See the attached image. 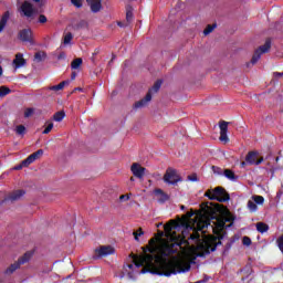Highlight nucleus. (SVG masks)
Instances as JSON below:
<instances>
[{
    "instance_id": "obj_1",
    "label": "nucleus",
    "mask_w": 283,
    "mask_h": 283,
    "mask_svg": "<svg viewBox=\"0 0 283 283\" xmlns=\"http://www.w3.org/2000/svg\"><path fill=\"white\" fill-rule=\"evenodd\" d=\"M201 211L208 220H197L191 223L185 218L179 220V222L171 220L164 227L166 233H171L178 227H182L184 231H192L189 240L196 242L197 251H199L198 258H205V255L216 251L218 245L222 244L220 240H224L227 222H230L228 227H232L235 221V216L229 211L223 217H220V213H222V206L220 203H201Z\"/></svg>"
},
{
    "instance_id": "obj_2",
    "label": "nucleus",
    "mask_w": 283,
    "mask_h": 283,
    "mask_svg": "<svg viewBox=\"0 0 283 283\" xmlns=\"http://www.w3.org/2000/svg\"><path fill=\"white\" fill-rule=\"evenodd\" d=\"M149 244L150 247L144 249V254L135 255L133 258L137 269L146 266L150 273H154L155 275H164L165 277H171V275L178 273H187V271L191 270V265L180 259H165L176 253L174 244H164L159 250V253L154 239H150Z\"/></svg>"
},
{
    "instance_id": "obj_3",
    "label": "nucleus",
    "mask_w": 283,
    "mask_h": 283,
    "mask_svg": "<svg viewBox=\"0 0 283 283\" xmlns=\"http://www.w3.org/2000/svg\"><path fill=\"white\" fill-rule=\"evenodd\" d=\"M205 197L209 200H217V202H229L231 200V195L227 192V189L220 186L214 189H208L205 192Z\"/></svg>"
},
{
    "instance_id": "obj_4",
    "label": "nucleus",
    "mask_w": 283,
    "mask_h": 283,
    "mask_svg": "<svg viewBox=\"0 0 283 283\" xmlns=\"http://www.w3.org/2000/svg\"><path fill=\"white\" fill-rule=\"evenodd\" d=\"M40 10L41 8H39L38 4L34 7L30 1H24L18 7L20 17H24V19H34V17L41 12Z\"/></svg>"
},
{
    "instance_id": "obj_5",
    "label": "nucleus",
    "mask_w": 283,
    "mask_h": 283,
    "mask_svg": "<svg viewBox=\"0 0 283 283\" xmlns=\"http://www.w3.org/2000/svg\"><path fill=\"white\" fill-rule=\"evenodd\" d=\"M33 253L32 252H25L22 256L18 259L13 264H11L7 270L4 271L6 275H12L14 271H18V269H21L22 264H28L30 260L32 259Z\"/></svg>"
},
{
    "instance_id": "obj_6",
    "label": "nucleus",
    "mask_w": 283,
    "mask_h": 283,
    "mask_svg": "<svg viewBox=\"0 0 283 283\" xmlns=\"http://www.w3.org/2000/svg\"><path fill=\"white\" fill-rule=\"evenodd\" d=\"M269 50H271V40H266L264 45L259 46L254 51L251 61L247 63V67H251V65H255V63H258V61H260V59L262 57V54H266Z\"/></svg>"
},
{
    "instance_id": "obj_7",
    "label": "nucleus",
    "mask_w": 283,
    "mask_h": 283,
    "mask_svg": "<svg viewBox=\"0 0 283 283\" xmlns=\"http://www.w3.org/2000/svg\"><path fill=\"white\" fill-rule=\"evenodd\" d=\"M164 182L166 185H178V182H182V177H180L178 170L168 168L164 175Z\"/></svg>"
},
{
    "instance_id": "obj_8",
    "label": "nucleus",
    "mask_w": 283,
    "mask_h": 283,
    "mask_svg": "<svg viewBox=\"0 0 283 283\" xmlns=\"http://www.w3.org/2000/svg\"><path fill=\"white\" fill-rule=\"evenodd\" d=\"M18 38L22 43H30V45H34V38L32 35V29H22L18 33Z\"/></svg>"
},
{
    "instance_id": "obj_9",
    "label": "nucleus",
    "mask_w": 283,
    "mask_h": 283,
    "mask_svg": "<svg viewBox=\"0 0 283 283\" xmlns=\"http://www.w3.org/2000/svg\"><path fill=\"white\" fill-rule=\"evenodd\" d=\"M130 171L135 178H139V180H143L145 178V171H147V168L140 166L138 163H134L130 166Z\"/></svg>"
},
{
    "instance_id": "obj_10",
    "label": "nucleus",
    "mask_w": 283,
    "mask_h": 283,
    "mask_svg": "<svg viewBox=\"0 0 283 283\" xmlns=\"http://www.w3.org/2000/svg\"><path fill=\"white\" fill-rule=\"evenodd\" d=\"M114 248L112 245H102L95 250L97 258H107V255H114Z\"/></svg>"
},
{
    "instance_id": "obj_11",
    "label": "nucleus",
    "mask_w": 283,
    "mask_h": 283,
    "mask_svg": "<svg viewBox=\"0 0 283 283\" xmlns=\"http://www.w3.org/2000/svg\"><path fill=\"white\" fill-rule=\"evenodd\" d=\"M24 195L25 190L23 189L13 190L4 198V202H17V200H21V198H23Z\"/></svg>"
},
{
    "instance_id": "obj_12",
    "label": "nucleus",
    "mask_w": 283,
    "mask_h": 283,
    "mask_svg": "<svg viewBox=\"0 0 283 283\" xmlns=\"http://www.w3.org/2000/svg\"><path fill=\"white\" fill-rule=\"evenodd\" d=\"M219 128H220L219 139L221 140V143H229V136L227 135V132H229V123L226 120L220 122Z\"/></svg>"
},
{
    "instance_id": "obj_13",
    "label": "nucleus",
    "mask_w": 283,
    "mask_h": 283,
    "mask_svg": "<svg viewBox=\"0 0 283 283\" xmlns=\"http://www.w3.org/2000/svg\"><path fill=\"white\" fill-rule=\"evenodd\" d=\"M151 103V91H148L146 96L134 104V109H142V107H147Z\"/></svg>"
},
{
    "instance_id": "obj_14",
    "label": "nucleus",
    "mask_w": 283,
    "mask_h": 283,
    "mask_svg": "<svg viewBox=\"0 0 283 283\" xmlns=\"http://www.w3.org/2000/svg\"><path fill=\"white\" fill-rule=\"evenodd\" d=\"M43 156V149H39L35 153L31 154L23 160V165H32L35 160H39Z\"/></svg>"
},
{
    "instance_id": "obj_15",
    "label": "nucleus",
    "mask_w": 283,
    "mask_h": 283,
    "mask_svg": "<svg viewBox=\"0 0 283 283\" xmlns=\"http://www.w3.org/2000/svg\"><path fill=\"white\" fill-rule=\"evenodd\" d=\"M103 0H86V3L90 6L91 11L96 14V12H101L103 9Z\"/></svg>"
},
{
    "instance_id": "obj_16",
    "label": "nucleus",
    "mask_w": 283,
    "mask_h": 283,
    "mask_svg": "<svg viewBox=\"0 0 283 283\" xmlns=\"http://www.w3.org/2000/svg\"><path fill=\"white\" fill-rule=\"evenodd\" d=\"M155 196L158 197V202L160 205H165V202H167V200H169V195L164 192V190L160 188L155 189Z\"/></svg>"
},
{
    "instance_id": "obj_17",
    "label": "nucleus",
    "mask_w": 283,
    "mask_h": 283,
    "mask_svg": "<svg viewBox=\"0 0 283 283\" xmlns=\"http://www.w3.org/2000/svg\"><path fill=\"white\" fill-rule=\"evenodd\" d=\"M25 60L23 59V53L15 54L13 60L14 70H19V67H23L25 65Z\"/></svg>"
},
{
    "instance_id": "obj_18",
    "label": "nucleus",
    "mask_w": 283,
    "mask_h": 283,
    "mask_svg": "<svg viewBox=\"0 0 283 283\" xmlns=\"http://www.w3.org/2000/svg\"><path fill=\"white\" fill-rule=\"evenodd\" d=\"M8 21H10V11H6L0 19V34L3 32V30H6Z\"/></svg>"
},
{
    "instance_id": "obj_19",
    "label": "nucleus",
    "mask_w": 283,
    "mask_h": 283,
    "mask_svg": "<svg viewBox=\"0 0 283 283\" xmlns=\"http://www.w3.org/2000/svg\"><path fill=\"white\" fill-rule=\"evenodd\" d=\"M71 81L70 80H66V81H62L60 84L57 85H53V86H50L49 90L51 92H61V90H64V87L66 85H70Z\"/></svg>"
},
{
    "instance_id": "obj_20",
    "label": "nucleus",
    "mask_w": 283,
    "mask_h": 283,
    "mask_svg": "<svg viewBox=\"0 0 283 283\" xmlns=\"http://www.w3.org/2000/svg\"><path fill=\"white\" fill-rule=\"evenodd\" d=\"M256 161H258V153L256 151L248 153L245 157V163H248V165H255Z\"/></svg>"
},
{
    "instance_id": "obj_21",
    "label": "nucleus",
    "mask_w": 283,
    "mask_h": 283,
    "mask_svg": "<svg viewBox=\"0 0 283 283\" xmlns=\"http://www.w3.org/2000/svg\"><path fill=\"white\" fill-rule=\"evenodd\" d=\"M223 175L226 176V178H228V180H231L232 182H235L238 180V176L231 169H226L223 171Z\"/></svg>"
},
{
    "instance_id": "obj_22",
    "label": "nucleus",
    "mask_w": 283,
    "mask_h": 283,
    "mask_svg": "<svg viewBox=\"0 0 283 283\" xmlns=\"http://www.w3.org/2000/svg\"><path fill=\"white\" fill-rule=\"evenodd\" d=\"M48 59V54L43 51H39L34 54V61L41 63V61H45Z\"/></svg>"
},
{
    "instance_id": "obj_23",
    "label": "nucleus",
    "mask_w": 283,
    "mask_h": 283,
    "mask_svg": "<svg viewBox=\"0 0 283 283\" xmlns=\"http://www.w3.org/2000/svg\"><path fill=\"white\" fill-rule=\"evenodd\" d=\"M161 86H163V80H157L155 82V84L153 85V87L149 88L148 92H150V95H151L153 92L156 94V93H158L160 91Z\"/></svg>"
},
{
    "instance_id": "obj_24",
    "label": "nucleus",
    "mask_w": 283,
    "mask_h": 283,
    "mask_svg": "<svg viewBox=\"0 0 283 283\" xmlns=\"http://www.w3.org/2000/svg\"><path fill=\"white\" fill-rule=\"evenodd\" d=\"M83 65V59L77 57L71 62V69L72 70H78Z\"/></svg>"
},
{
    "instance_id": "obj_25",
    "label": "nucleus",
    "mask_w": 283,
    "mask_h": 283,
    "mask_svg": "<svg viewBox=\"0 0 283 283\" xmlns=\"http://www.w3.org/2000/svg\"><path fill=\"white\" fill-rule=\"evenodd\" d=\"M63 118H65V111H59L53 115V120H55V123H61Z\"/></svg>"
},
{
    "instance_id": "obj_26",
    "label": "nucleus",
    "mask_w": 283,
    "mask_h": 283,
    "mask_svg": "<svg viewBox=\"0 0 283 283\" xmlns=\"http://www.w3.org/2000/svg\"><path fill=\"white\" fill-rule=\"evenodd\" d=\"M256 231H259V233H266V231H269V224L264 222L256 223Z\"/></svg>"
},
{
    "instance_id": "obj_27",
    "label": "nucleus",
    "mask_w": 283,
    "mask_h": 283,
    "mask_svg": "<svg viewBox=\"0 0 283 283\" xmlns=\"http://www.w3.org/2000/svg\"><path fill=\"white\" fill-rule=\"evenodd\" d=\"M85 28H87V21L85 20H81L73 27L74 30H85Z\"/></svg>"
},
{
    "instance_id": "obj_28",
    "label": "nucleus",
    "mask_w": 283,
    "mask_h": 283,
    "mask_svg": "<svg viewBox=\"0 0 283 283\" xmlns=\"http://www.w3.org/2000/svg\"><path fill=\"white\" fill-rule=\"evenodd\" d=\"M248 209H249V211H251V213H255V211H258V203L253 200H249Z\"/></svg>"
},
{
    "instance_id": "obj_29",
    "label": "nucleus",
    "mask_w": 283,
    "mask_h": 283,
    "mask_svg": "<svg viewBox=\"0 0 283 283\" xmlns=\"http://www.w3.org/2000/svg\"><path fill=\"white\" fill-rule=\"evenodd\" d=\"M214 28H218V24H216V23H213V24H208V25L206 27V29L203 30L205 36L211 34V32H213V29H214Z\"/></svg>"
},
{
    "instance_id": "obj_30",
    "label": "nucleus",
    "mask_w": 283,
    "mask_h": 283,
    "mask_svg": "<svg viewBox=\"0 0 283 283\" xmlns=\"http://www.w3.org/2000/svg\"><path fill=\"white\" fill-rule=\"evenodd\" d=\"M12 90H10V87L0 86V98H3V96H8V94H10Z\"/></svg>"
},
{
    "instance_id": "obj_31",
    "label": "nucleus",
    "mask_w": 283,
    "mask_h": 283,
    "mask_svg": "<svg viewBox=\"0 0 283 283\" xmlns=\"http://www.w3.org/2000/svg\"><path fill=\"white\" fill-rule=\"evenodd\" d=\"M27 128L23 125H18L15 127V134L18 136H25Z\"/></svg>"
},
{
    "instance_id": "obj_32",
    "label": "nucleus",
    "mask_w": 283,
    "mask_h": 283,
    "mask_svg": "<svg viewBox=\"0 0 283 283\" xmlns=\"http://www.w3.org/2000/svg\"><path fill=\"white\" fill-rule=\"evenodd\" d=\"M126 21L127 23H132V21H134V12L132 11V8H128L126 10Z\"/></svg>"
},
{
    "instance_id": "obj_33",
    "label": "nucleus",
    "mask_w": 283,
    "mask_h": 283,
    "mask_svg": "<svg viewBox=\"0 0 283 283\" xmlns=\"http://www.w3.org/2000/svg\"><path fill=\"white\" fill-rule=\"evenodd\" d=\"M252 200L256 203V205H264V198L260 195H253L252 196Z\"/></svg>"
},
{
    "instance_id": "obj_34",
    "label": "nucleus",
    "mask_w": 283,
    "mask_h": 283,
    "mask_svg": "<svg viewBox=\"0 0 283 283\" xmlns=\"http://www.w3.org/2000/svg\"><path fill=\"white\" fill-rule=\"evenodd\" d=\"M72 39H74V35L71 32L66 33L64 35V41H63L64 45H70V43H72Z\"/></svg>"
},
{
    "instance_id": "obj_35",
    "label": "nucleus",
    "mask_w": 283,
    "mask_h": 283,
    "mask_svg": "<svg viewBox=\"0 0 283 283\" xmlns=\"http://www.w3.org/2000/svg\"><path fill=\"white\" fill-rule=\"evenodd\" d=\"M134 239L136 240V242H139L140 235H145V232L143 231V228H138L137 231L133 232Z\"/></svg>"
},
{
    "instance_id": "obj_36",
    "label": "nucleus",
    "mask_w": 283,
    "mask_h": 283,
    "mask_svg": "<svg viewBox=\"0 0 283 283\" xmlns=\"http://www.w3.org/2000/svg\"><path fill=\"white\" fill-rule=\"evenodd\" d=\"M53 128H54V124L49 123V125L45 127V129L42 132V134H50Z\"/></svg>"
},
{
    "instance_id": "obj_37",
    "label": "nucleus",
    "mask_w": 283,
    "mask_h": 283,
    "mask_svg": "<svg viewBox=\"0 0 283 283\" xmlns=\"http://www.w3.org/2000/svg\"><path fill=\"white\" fill-rule=\"evenodd\" d=\"M23 167H29V165L23 164V160H22L21 164L13 167V171H21Z\"/></svg>"
},
{
    "instance_id": "obj_38",
    "label": "nucleus",
    "mask_w": 283,
    "mask_h": 283,
    "mask_svg": "<svg viewBox=\"0 0 283 283\" xmlns=\"http://www.w3.org/2000/svg\"><path fill=\"white\" fill-rule=\"evenodd\" d=\"M71 3L75 6V8H83V0H71Z\"/></svg>"
},
{
    "instance_id": "obj_39",
    "label": "nucleus",
    "mask_w": 283,
    "mask_h": 283,
    "mask_svg": "<svg viewBox=\"0 0 283 283\" xmlns=\"http://www.w3.org/2000/svg\"><path fill=\"white\" fill-rule=\"evenodd\" d=\"M32 114H34V108H27L24 111V118H30V116H32Z\"/></svg>"
},
{
    "instance_id": "obj_40",
    "label": "nucleus",
    "mask_w": 283,
    "mask_h": 283,
    "mask_svg": "<svg viewBox=\"0 0 283 283\" xmlns=\"http://www.w3.org/2000/svg\"><path fill=\"white\" fill-rule=\"evenodd\" d=\"M33 3L38 6V8H43L45 6V0H31Z\"/></svg>"
},
{
    "instance_id": "obj_41",
    "label": "nucleus",
    "mask_w": 283,
    "mask_h": 283,
    "mask_svg": "<svg viewBox=\"0 0 283 283\" xmlns=\"http://www.w3.org/2000/svg\"><path fill=\"white\" fill-rule=\"evenodd\" d=\"M242 243L244 244V247H251V238L243 237Z\"/></svg>"
},
{
    "instance_id": "obj_42",
    "label": "nucleus",
    "mask_w": 283,
    "mask_h": 283,
    "mask_svg": "<svg viewBox=\"0 0 283 283\" xmlns=\"http://www.w3.org/2000/svg\"><path fill=\"white\" fill-rule=\"evenodd\" d=\"M38 21L39 23H48V17H45V14H40Z\"/></svg>"
},
{
    "instance_id": "obj_43",
    "label": "nucleus",
    "mask_w": 283,
    "mask_h": 283,
    "mask_svg": "<svg viewBox=\"0 0 283 283\" xmlns=\"http://www.w3.org/2000/svg\"><path fill=\"white\" fill-rule=\"evenodd\" d=\"M188 180H190V182H198V175L196 174L189 175Z\"/></svg>"
},
{
    "instance_id": "obj_44",
    "label": "nucleus",
    "mask_w": 283,
    "mask_h": 283,
    "mask_svg": "<svg viewBox=\"0 0 283 283\" xmlns=\"http://www.w3.org/2000/svg\"><path fill=\"white\" fill-rule=\"evenodd\" d=\"M117 25L119 27V28H127V25H129L128 24V22L126 21V22H117Z\"/></svg>"
},
{
    "instance_id": "obj_45",
    "label": "nucleus",
    "mask_w": 283,
    "mask_h": 283,
    "mask_svg": "<svg viewBox=\"0 0 283 283\" xmlns=\"http://www.w3.org/2000/svg\"><path fill=\"white\" fill-rule=\"evenodd\" d=\"M262 163H264V157H260L259 159H256L254 165H262Z\"/></svg>"
},
{
    "instance_id": "obj_46",
    "label": "nucleus",
    "mask_w": 283,
    "mask_h": 283,
    "mask_svg": "<svg viewBox=\"0 0 283 283\" xmlns=\"http://www.w3.org/2000/svg\"><path fill=\"white\" fill-rule=\"evenodd\" d=\"M119 200L123 201V200H129V195H122L119 197Z\"/></svg>"
},
{
    "instance_id": "obj_47",
    "label": "nucleus",
    "mask_w": 283,
    "mask_h": 283,
    "mask_svg": "<svg viewBox=\"0 0 283 283\" xmlns=\"http://www.w3.org/2000/svg\"><path fill=\"white\" fill-rule=\"evenodd\" d=\"M283 77V72L282 73H274V78H282Z\"/></svg>"
},
{
    "instance_id": "obj_48",
    "label": "nucleus",
    "mask_w": 283,
    "mask_h": 283,
    "mask_svg": "<svg viewBox=\"0 0 283 283\" xmlns=\"http://www.w3.org/2000/svg\"><path fill=\"white\" fill-rule=\"evenodd\" d=\"M116 59V54H112V59H111V61L108 62V65H112V63H114V60Z\"/></svg>"
},
{
    "instance_id": "obj_49",
    "label": "nucleus",
    "mask_w": 283,
    "mask_h": 283,
    "mask_svg": "<svg viewBox=\"0 0 283 283\" xmlns=\"http://www.w3.org/2000/svg\"><path fill=\"white\" fill-rule=\"evenodd\" d=\"M74 78H76V72H73V73L71 74V81H74Z\"/></svg>"
},
{
    "instance_id": "obj_50",
    "label": "nucleus",
    "mask_w": 283,
    "mask_h": 283,
    "mask_svg": "<svg viewBox=\"0 0 283 283\" xmlns=\"http://www.w3.org/2000/svg\"><path fill=\"white\" fill-rule=\"evenodd\" d=\"M74 91L75 92H83V88L82 87H75Z\"/></svg>"
},
{
    "instance_id": "obj_51",
    "label": "nucleus",
    "mask_w": 283,
    "mask_h": 283,
    "mask_svg": "<svg viewBox=\"0 0 283 283\" xmlns=\"http://www.w3.org/2000/svg\"><path fill=\"white\" fill-rule=\"evenodd\" d=\"M187 218H191L193 216V212H187Z\"/></svg>"
},
{
    "instance_id": "obj_52",
    "label": "nucleus",
    "mask_w": 283,
    "mask_h": 283,
    "mask_svg": "<svg viewBox=\"0 0 283 283\" xmlns=\"http://www.w3.org/2000/svg\"><path fill=\"white\" fill-rule=\"evenodd\" d=\"M118 94V91H113L112 96H116Z\"/></svg>"
},
{
    "instance_id": "obj_53",
    "label": "nucleus",
    "mask_w": 283,
    "mask_h": 283,
    "mask_svg": "<svg viewBox=\"0 0 283 283\" xmlns=\"http://www.w3.org/2000/svg\"><path fill=\"white\" fill-rule=\"evenodd\" d=\"M247 165V161L241 163V167H244Z\"/></svg>"
},
{
    "instance_id": "obj_54",
    "label": "nucleus",
    "mask_w": 283,
    "mask_h": 283,
    "mask_svg": "<svg viewBox=\"0 0 283 283\" xmlns=\"http://www.w3.org/2000/svg\"><path fill=\"white\" fill-rule=\"evenodd\" d=\"M129 63V61H125L124 62V65H125V67H127V64Z\"/></svg>"
},
{
    "instance_id": "obj_55",
    "label": "nucleus",
    "mask_w": 283,
    "mask_h": 283,
    "mask_svg": "<svg viewBox=\"0 0 283 283\" xmlns=\"http://www.w3.org/2000/svg\"><path fill=\"white\" fill-rule=\"evenodd\" d=\"M128 269H134V265L133 264H128Z\"/></svg>"
},
{
    "instance_id": "obj_56",
    "label": "nucleus",
    "mask_w": 283,
    "mask_h": 283,
    "mask_svg": "<svg viewBox=\"0 0 283 283\" xmlns=\"http://www.w3.org/2000/svg\"><path fill=\"white\" fill-rule=\"evenodd\" d=\"M279 160H280V157H276V158H275V163H279Z\"/></svg>"
},
{
    "instance_id": "obj_57",
    "label": "nucleus",
    "mask_w": 283,
    "mask_h": 283,
    "mask_svg": "<svg viewBox=\"0 0 283 283\" xmlns=\"http://www.w3.org/2000/svg\"><path fill=\"white\" fill-rule=\"evenodd\" d=\"M180 209H181L182 211H185V206H180Z\"/></svg>"
},
{
    "instance_id": "obj_58",
    "label": "nucleus",
    "mask_w": 283,
    "mask_h": 283,
    "mask_svg": "<svg viewBox=\"0 0 283 283\" xmlns=\"http://www.w3.org/2000/svg\"><path fill=\"white\" fill-rule=\"evenodd\" d=\"M0 72H3V67L0 65Z\"/></svg>"
},
{
    "instance_id": "obj_59",
    "label": "nucleus",
    "mask_w": 283,
    "mask_h": 283,
    "mask_svg": "<svg viewBox=\"0 0 283 283\" xmlns=\"http://www.w3.org/2000/svg\"><path fill=\"white\" fill-rule=\"evenodd\" d=\"M130 181L134 182V177H130Z\"/></svg>"
},
{
    "instance_id": "obj_60",
    "label": "nucleus",
    "mask_w": 283,
    "mask_h": 283,
    "mask_svg": "<svg viewBox=\"0 0 283 283\" xmlns=\"http://www.w3.org/2000/svg\"><path fill=\"white\" fill-rule=\"evenodd\" d=\"M213 171H216V166H212Z\"/></svg>"
},
{
    "instance_id": "obj_61",
    "label": "nucleus",
    "mask_w": 283,
    "mask_h": 283,
    "mask_svg": "<svg viewBox=\"0 0 283 283\" xmlns=\"http://www.w3.org/2000/svg\"><path fill=\"white\" fill-rule=\"evenodd\" d=\"M0 76H3V72H0Z\"/></svg>"
},
{
    "instance_id": "obj_62",
    "label": "nucleus",
    "mask_w": 283,
    "mask_h": 283,
    "mask_svg": "<svg viewBox=\"0 0 283 283\" xmlns=\"http://www.w3.org/2000/svg\"><path fill=\"white\" fill-rule=\"evenodd\" d=\"M61 56H63V55H60L59 59H61Z\"/></svg>"
}]
</instances>
